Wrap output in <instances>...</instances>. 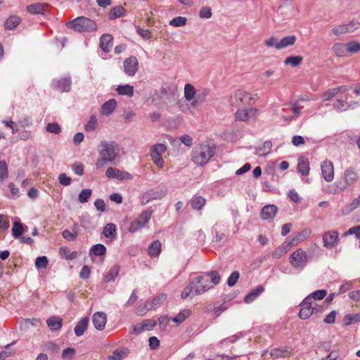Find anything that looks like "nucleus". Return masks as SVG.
Returning a JSON list of instances; mask_svg holds the SVG:
<instances>
[{
  "mask_svg": "<svg viewBox=\"0 0 360 360\" xmlns=\"http://www.w3.org/2000/svg\"><path fill=\"white\" fill-rule=\"evenodd\" d=\"M257 98V94H251L242 90H236L230 98V104L237 108L236 112H257L256 108H250Z\"/></svg>",
  "mask_w": 360,
  "mask_h": 360,
  "instance_id": "obj_1",
  "label": "nucleus"
},
{
  "mask_svg": "<svg viewBox=\"0 0 360 360\" xmlns=\"http://www.w3.org/2000/svg\"><path fill=\"white\" fill-rule=\"evenodd\" d=\"M184 91V98L194 109H197L207 101L210 93L205 88L196 90L191 84H185Z\"/></svg>",
  "mask_w": 360,
  "mask_h": 360,
  "instance_id": "obj_2",
  "label": "nucleus"
},
{
  "mask_svg": "<svg viewBox=\"0 0 360 360\" xmlns=\"http://www.w3.org/2000/svg\"><path fill=\"white\" fill-rule=\"evenodd\" d=\"M99 154L96 165L97 167H103L107 162H112L118 155V145L114 141H101L99 145Z\"/></svg>",
  "mask_w": 360,
  "mask_h": 360,
  "instance_id": "obj_3",
  "label": "nucleus"
},
{
  "mask_svg": "<svg viewBox=\"0 0 360 360\" xmlns=\"http://www.w3.org/2000/svg\"><path fill=\"white\" fill-rule=\"evenodd\" d=\"M214 154V148L207 144H200L193 150L192 160L195 165L202 166L207 163Z\"/></svg>",
  "mask_w": 360,
  "mask_h": 360,
  "instance_id": "obj_4",
  "label": "nucleus"
},
{
  "mask_svg": "<svg viewBox=\"0 0 360 360\" xmlns=\"http://www.w3.org/2000/svg\"><path fill=\"white\" fill-rule=\"evenodd\" d=\"M67 26L78 32H91L97 30L95 21L84 16L69 21Z\"/></svg>",
  "mask_w": 360,
  "mask_h": 360,
  "instance_id": "obj_5",
  "label": "nucleus"
},
{
  "mask_svg": "<svg viewBox=\"0 0 360 360\" xmlns=\"http://www.w3.org/2000/svg\"><path fill=\"white\" fill-rule=\"evenodd\" d=\"M309 261V256L305 250L298 248L295 250L289 257L290 265L296 269L302 270L307 266Z\"/></svg>",
  "mask_w": 360,
  "mask_h": 360,
  "instance_id": "obj_6",
  "label": "nucleus"
},
{
  "mask_svg": "<svg viewBox=\"0 0 360 360\" xmlns=\"http://www.w3.org/2000/svg\"><path fill=\"white\" fill-rule=\"evenodd\" d=\"M153 210L150 209H147L142 212L138 216V217L130 224L128 228V231L130 233H134L141 229L147 223H148L151 218Z\"/></svg>",
  "mask_w": 360,
  "mask_h": 360,
  "instance_id": "obj_7",
  "label": "nucleus"
},
{
  "mask_svg": "<svg viewBox=\"0 0 360 360\" xmlns=\"http://www.w3.org/2000/svg\"><path fill=\"white\" fill-rule=\"evenodd\" d=\"M343 180L337 182V187L340 191H345L352 186L358 180L359 176L356 172L352 168H347L343 174Z\"/></svg>",
  "mask_w": 360,
  "mask_h": 360,
  "instance_id": "obj_8",
  "label": "nucleus"
},
{
  "mask_svg": "<svg viewBox=\"0 0 360 360\" xmlns=\"http://www.w3.org/2000/svg\"><path fill=\"white\" fill-rule=\"evenodd\" d=\"M167 194V189L164 188H152L144 193L141 199V205H144L154 200H160L164 198Z\"/></svg>",
  "mask_w": 360,
  "mask_h": 360,
  "instance_id": "obj_9",
  "label": "nucleus"
},
{
  "mask_svg": "<svg viewBox=\"0 0 360 360\" xmlns=\"http://www.w3.org/2000/svg\"><path fill=\"white\" fill-rule=\"evenodd\" d=\"M195 283V295H201L212 288L210 285V280L205 275L197 276L193 279Z\"/></svg>",
  "mask_w": 360,
  "mask_h": 360,
  "instance_id": "obj_10",
  "label": "nucleus"
},
{
  "mask_svg": "<svg viewBox=\"0 0 360 360\" xmlns=\"http://www.w3.org/2000/svg\"><path fill=\"white\" fill-rule=\"evenodd\" d=\"M339 240V233L337 231H329L323 235V246L328 249L336 247Z\"/></svg>",
  "mask_w": 360,
  "mask_h": 360,
  "instance_id": "obj_11",
  "label": "nucleus"
},
{
  "mask_svg": "<svg viewBox=\"0 0 360 360\" xmlns=\"http://www.w3.org/2000/svg\"><path fill=\"white\" fill-rule=\"evenodd\" d=\"M72 80L70 76L60 79H54L51 82V86L61 92H69L71 89Z\"/></svg>",
  "mask_w": 360,
  "mask_h": 360,
  "instance_id": "obj_12",
  "label": "nucleus"
},
{
  "mask_svg": "<svg viewBox=\"0 0 360 360\" xmlns=\"http://www.w3.org/2000/svg\"><path fill=\"white\" fill-rule=\"evenodd\" d=\"M124 72L130 77L135 75L139 69V62L135 56L126 58L123 63Z\"/></svg>",
  "mask_w": 360,
  "mask_h": 360,
  "instance_id": "obj_13",
  "label": "nucleus"
},
{
  "mask_svg": "<svg viewBox=\"0 0 360 360\" xmlns=\"http://www.w3.org/2000/svg\"><path fill=\"white\" fill-rule=\"evenodd\" d=\"M105 175L110 179H116L120 181L133 179V176L129 172L114 167H108Z\"/></svg>",
  "mask_w": 360,
  "mask_h": 360,
  "instance_id": "obj_14",
  "label": "nucleus"
},
{
  "mask_svg": "<svg viewBox=\"0 0 360 360\" xmlns=\"http://www.w3.org/2000/svg\"><path fill=\"white\" fill-rule=\"evenodd\" d=\"M92 322L97 330H103L107 322L106 314L103 311H97L94 313L92 316Z\"/></svg>",
  "mask_w": 360,
  "mask_h": 360,
  "instance_id": "obj_15",
  "label": "nucleus"
},
{
  "mask_svg": "<svg viewBox=\"0 0 360 360\" xmlns=\"http://www.w3.org/2000/svg\"><path fill=\"white\" fill-rule=\"evenodd\" d=\"M321 172L322 175L324 179L330 182L333 181L334 178V168L332 162L330 161H324L321 164Z\"/></svg>",
  "mask_w": 360,
  "mask_h": 360,
  "instance_id": "obj_16",
  "label": "nucleus"
},
{
  "mask_svg": "<svg viewBox=\"0 0 360 360\" xmlns=\"http://www.w3.org/2000/svg\"><path fill=\"white\" fill-rule=\"evenodd\" d=\"M293 354V349L290 347L274 348L270 352V355L274 359L288 357Z\"/></svg>",
  "mask_w": 360,
  "mask_h": 360,
  "instance_id": "obj_17",
  "label": "nucleus"
},
{
  "mask_svg": "<svg viewBox=\"0 0 360 360\" xmlns=\"http://www.w3.org/2000/svg\"><path fill=\"white\" fill-rule=\"evenodd\" d=\"M335 106L338 110L346 111V110H360V103L352 102V103H345L342 101L338 100Z\"/></svg>",
  "mask_w": 360,
  "mask_h": 360,
  "instance_id": "obj_18",
  "label": "nucleus"
},
{
  "mask_svg": "<svg viewBox=\"0 0 360 360\" xmlns=\"http://www.w3.org/2000/svg\"><path fill=\"white\" fill-rule=\"evenodd\" d=\"M278 211V208L274 205H265L261 211V217L264 220H267L274 218Z\"/></svg>",
  "mask_w": 360,
  "mask_h": 360,
  "instance_id": "obj_19",
  "label": "nucleus"
},
{
  "mask_svg": "<svg viewBox=\"0 0 360 360\" xmlns=\"http://www.w3.org/2000/svg\"><path fill=\"white\" fill-rule=\"evenodd\" d=\"M297 169V172L300 173L301 175H308L310 169L309 160L303 156L299 158Z\"/></svg>",
  "mask_w": 360,
  "mask_h": 360,
  "instance_id": "obj_20",
  "label": "nucleus"
},
{
  "mask_svg": "<svg viewBox=\"0 0 360 360\" xmlns=\"http://www.w3.org/2000/svg\"><path fill=\"white\" fill-rule=\"evenodd\" d=\"M100 48L104 52H109L112 46V37L110 34H103L100 38Z\"/></svg>",
  "mask_w": 360,
  "mask_h": 360,
  "instance_id": "obj_21",
  "label": "nucleus"
},
{
  "mask_svg": "<svg viewBox=\"0 0 360 360\" xmlns=\"http://www.w3.org/2000/svg\"><path fill=\"white\" fill-rule=\"evenodd\" d=\"M326 295L327 291L326 290H316L304 299V304H307L311 301L315 302V300H321L323 299Z\"/></svg>",
  "mask_w": 360,
  "mask_h": 360,
  "instance_id": "obj_22",
  "label": "nucleus"
},
{
  "mask_svg": "<svg viewBox=\"0 0 360 360\" xmlns=\"http://www.w3.org/2000/svg\"><path fill=\"white\" fill-rule=\"evenodd\" d=\"M48 7L47 4L37 3L28 5L26 8L27 12L31 14H44L46 8Z\"/></svg>",
  "mask_w": 360,
  "mask_h": 360,
  "instance_id": "obj_23",
  "label": "nucleus"
},
{
  "mask_svg": "<svg viewBox=\"0 0 360 360\" xmlns=\"http://www.w3.org/2000/svg\"><path fill=\"white\" fill-rule=\"evenodd\" d=\"M63 319L59 316H51L47 321V326L52 331H56L62 327Z\"/></svg>",
  "mask_w": 360,
  "mask_h": 360,
  "instance_id": "obj_24",
  "label": "nucleus"
},
{
  "mask_svg": "<svg viewBox=\"0 0 360 360\" xmlns=\"http://www.w3.org/2000/svg\"><path fill=\"white\" fill-rule=\"evenodd\" d=\"M310 304V302L307 304H304V300L300 303V306L301 307V309L299 313V317L300 319H307L314 313Z\"/></svg>",
  "mask_w": 360,
  "mask_h": 360,
  "instance_id": "obj_25",
  "label": "nucleus"
},
{
  "mask_svg": "<svg viewBox=\"0 0 360 360\" xmlns=\"http://www.w3.org/2000/svg\"><path fill=\"white\" fill-rule=\"evenodd\" d=\"M264 288L262 285H257L245 295L244 297L245 302L250 303L253 302L264 291Z\"/></svg>",
  "mask_w": 360,
  "mask_h": 360,
  "instance_id": "obj_26",
  "label": "nucleus"
},
{
  "mask_svg": "<svg viewBox=\"0 0 360 360\" xmlns=\"http://www.w3.org/2000/svg\"><path fill=\"white\" fill-rule=\"evenodd\" d=\"M295 35H290L281 39L276 45V49H283L288 46H292L296 41Z\"/></svg>",
  "mask_w": 360,
  "mask_h": 360,
  "instance_id": "obj_27",
  "label": "nucleus"
},
{
  "mask_svg": "<svg viewBox=\"0 0 360 360\" xmlns=\"http://www.w3.org/2000/svg\"><path fill=\"white\" fill-rule=\"evenodd\" d=\"M129 354V349L126 347H122L115 349L112 354L108 356L109 360H122Z\"/></svg>",
  "mask_w": 360,
  "mask_h": 360,
  "instance_id": "obj_28",
  "label": "nucleus"
},
{
  "mask_svg": "<svg viewBox=\"0 0 360 360\" xmlns=\"http://www.w3.org/2000/svg\"><path fill=\"white\" fill-rule=\"evenodd\" d=\"M311 232L309 230L305 229L297 234L289 243V246H295L297 245L300 242L304 240L307 238L309 237Z\"/></svg>",
  "mask_w": 360,
  "mask_h": 360,
  "instance_id": "obj_29",
  "label": "nucleus"
},
{
  "mask_svg": "<svg viewBox=\"0 0 360 360\" xmlns=\"http://www.w3.org/2000/svg\"><path fill=\"white\" fill-rule=\"evenodd\" d=\"M89 324V319L87 317L83 318L80 320L75 327V333L77 337L82 336L86 330Z\"/></svg>",
  "mask_w": 360,
  "mask_h": 360,
  "instance_id": "obj_30",
  "label": "nucleus"
},
{
  "mask_svg": "<svg viewBox=\"0 0 360 360\" xmlns=\"http://www.w3.org/2000/svg\"><path fill=\"white\" fill-rule=\"evenodd\" d=\"M120 266L117 264L113 265L108 273H106L103 278L104 282H110L114 281L118 276L120 271Z\"/></svg>",
  "mask_w": 360,
  "mask_h": 360,
  "instance_id": "obj_31",
  "label": "nucleus"
},
{
  "mask_svg": "<svg viewBox=\"0 0 360 360\" xmlns=\"http://www.w3.org/2000/svg\"><path fill=\"white\" fill-rule=\"evenodd\" d=\"M162 250L161 243L157 240L153 241L148 247V252L150 257L158 256Z\"/></svg>",
  "mask_w": 360,
  "mask_h": 360,
  "instance_id": "obj_32",
  "label": "nucleus"
},
{
  "mask_svg": "<svg viewBox=\"0 0 360 360\" xmlns=\"http://www.w3.org/2000/svg\"><path fill=\"white\" fill-rule=\"evenodd\" d=\"M272 148V143L270 141H266L263 146L256 148L255 155L258 156H264L270 153Z\"/></svg>",
  "mask_w": 360,
  "mask_h": 360,
  "instance_id": "obj_33",
  "label": "nucleus"
},
{
  "mask_svg": "<svg viewBox=\"0 0 360 360\" xmlns=\"http://www.w3.org/2000/svg\"><path fill=\"white\" fill-rule=\"evenodd\" d=\"M116 91L118 94L131 97L134 95V86L129 84L119 85Z\"/></svg>",
  "mask_w": 360,
  "mask_h": 360,
  "instance_id": "obj_34",
  "label": "nucleus"
},
{
  "mask_svg": "<svg viewBox=\"0 0 360 360\" xmlns=\"http://www.w3.org/2000/svg\"><path fill=\"white\" fill-rule=\"evenodd\" d=\"M20 18L16 15L9 17L5 22L4 25L6 30L15 29L20 22Z\"/></svg>",
  "mask_w": 360,
  "mask_h": 360,
  "instance_id": "obj_35",
  "label": "nucleus"
},
{
  "mask_svg": "<svg viewBox=\"0 0 360 360\" xmlns=\"http://www.w3.org/2000/svg\"><path fill=\"white\" fill-rule=\"evenodd\" d=\"M206 200L202 196H195L191 200V205L193 209L200 210L205 205Z\"/></svg>",
  "mask_w": 360,
  "mask_h": 360,
  "instance_id": "obj_36",
  "label": "nucleus"
},
{
  "mask_svg": "<svg viewBox=\"0 0 360 360\" xmlns=\"http://www.w3.org/2000/svg\"><path fill=\"white\" fill-rule=\"evenodd\" d=\"M106 252V248L104 245L98 243L94 245L90 249L89 255H94L95 256H103Z\"/></svg>",
  "mask_w": 360,
  "mask_h": 360,
  "instance_id": "obj_37",
  "label": "nucleus"
},
{
  "mask_svg": "<svg viewBox=\"0 0 360 360\" xmlns=\"http://www.w3.org/2000/svg\"><path fill=\"white\" fill-rule=\"evenodd\" d=\"M170 143L173 145H175L176 143L179 144V141H181L182 143H184L185 146L190 147L193 144V139L191 136L187 134H184L181 136L179 139H172V138H169Z\"/></svg>",
  "mask_w": 360,
  "mask_h": 360,
  "instance_id": "obj_38",
  "label": "nucleus"
},
{
  "mask_svg": "<svg viewBox=\"0 0 360 360\" xmlns=\"http://www.w3.org/2000/svg\"><path fill=\"white\" fill-rule=\"evenodd\" d=\"M124 9L122 6H117L112 8L108 13V18L114 20L123 15Z\"/></svg>",
  "mask_w": 360,
  "mask_h": 360,
  "instance_id": "obj_39",
  "label": "nucleus"
},
{
  "mask_svg": "<svg viewBox=\"0 0 360 360\" xmlns=\"http://www.w3.org/2000/svg\"><path fill=\"white\" fill-rule=\"evenodd\" d=\"M103 233L106 238H115L116 235L115 225L112 223L107 224L103 229Z\"/></svg>",
  "mask_w": 360,
  "mask_h": 360,
  "instance_id": "obj_40",
  "label": "nucleus"
},
{
  "mask_svg": "<svg viewBox=\"0 0 360 360\" xmlns=\"http://www.w3.org/2000/svg\"><path fill=\"white\" fill-rule=\"evenodd\" d=\"M167 150L165 145L157 143L150 147V155H162Z\"/></svg>",
  "mask_w": 360,
  "mask_h": 360,
  "instance_id": "obj_41",
  "label": "nucleus"
},
{
  "mask_svg": "<svg viewBox=\"0 0 360 360\" xmlns=\"http://www.w3.org/2000/svg\"><path fill=\"white\" fill-rule=\"evenodd\" d=\"M8 176L7 164L4 160H0V186L2 185L4 180Z\"/></svg>",
  "mask_w": 360,
  "mask_h": 360,
  "instance_id": "obj_42",
  "label": "nucleus"
},
{
  "mask_svg": "<svg viewBox=\"0 0 360 360\" xmlns=\"http://www.w3.org/2000/svg\"><path fill=\"white\" fill-rule=\"evenodd\" d=\"M117 106V101L115 99H110L102 105V112H112Z\"/></svg>",
  "mask_w": 360,
  "mask_h": 360,
  "instance_id": "obj_43",
  "label": "nucleus"
},
{
  "mask_svg": "<svg viewBox=\"0 0 360 360\" xmlns=\"http://www.w3.org/2000/svg\"><path fill=\"white\" fill-rule=\"evenodd\" d=\"M25 231L24 226L18 222L15 221L12 228V234L15 238H19Z\"/></svg>",
  "mask_w": 360,
  "mask_h": 360,
  "instance_id": "obj_44",
  "label": "nucleus"
},
{
  "mask_svg": "<svg viewBox=\"0 0 360 360\" xmlns=\"http://www.w3.org/2000/svg\"><path fill=\"white\" fill-rule=\"evenodd\" d=\"M333 50L338 56H344L347 53L346 45L340 43H336L333 46Z\"/></svg>",
  "mask_w": 360,
  "mask_h": 360,
  "instance_id": "obj_45",
  "label": "nucleus"
},
{
  "mask_svg": "<svg viewBox=\"0 0 360 360\" xmlns=\"http://www.w3.org/2000/svg\"><path fill=\"white\" fill-rule=\"evenodd\" d=\"M195 283L193 279L190 282V283L185 287V288L183 290L181 297L183 299L187 298L193 292L195 293Z\"/></svg>",
  "mask_w": 360,
  "mask_h": 360,
  "instance_id": "obj_46",
  "label": "nucleus"
},
{
  "mask_svg": "<svg viewBox=\"0 0 360 360\" xmlns=\"http://www.w3.org/2000/svg\"><path fill=\"white\" fill-rule=\"evenodd\" d=\"M344 323L346 326H349L352 323L360 321V314H347L344 317Z\"/></svg>",
  "mask_w": 360,
  "mask_h": 360,
  "instance_id": "obj_47",
  "label": "nucleus"
},
{
  "mask_svg": "<svg viewBox=\"0 0 360 360\" xmlns=\"http://www.w3.org/2000/svg\"><path fill=\"white\" fill-rule=\"evenodd\" d=\"M92 194V191L90 188L83 189L78 195V200L82 203L88 202Z\"/></svg>",
  "mask_w": 360,
  "mask_h": 360,
  "instance_id": "obj_48",
  "label": "nucleus"
},
{
  "mask_svg": "<svg viewBox=\"0 0 360 360\" xmlns=\"http://www.w3.org/2000/svg\"><path fill=\"white\" fill-rule=\"evenodd\" d=\"M302 56H289L285 58L284 63L285 65H291L292 67L298 66L302 61Z\"/></svg>",
  "mask_w": 360,
  "mask_h": 360,
  "instance_id": "obj_49",
  "label": "nucleus"
},
{
  "mask_svg": "<svg viewBox=\"0 0 360 360\" xmlns=\"http://www.w3.org/2000/svg\"><path fill=\"white\" fill-rule=\"evenodd\" d=\"M167 298L165 294H161L153 299L150 302H148L150 305L149 309H153L158 306H160Z\"/></svg>",
  "mask_w": 360,
  "mask_h": 360,
  "instance_id": "obj_50",
  "label": "nucleus"
},
{
  "mask_svg": "<svg viewBox=\"0 0 360 360\" xmlns=\"http://www.w3.org/2000/svg\"><path fill=\"white\" fill-rule=\"evenodd\" d=\"M290 247L288 243L285 245L283 244L282 245L278 246L272 253V255L275 258H280L283 255H284L287 251L288 248Z\"/></svg>",
  "mask_w": 360,
  "mask_h": 360,
  "instance_id": "obj_51",
  "label": "nucleus"
},
{
  "mask_svg": "<svg viewBox=\"0 0 360 360\" xmlns=\"http://www.w3.org/2000/svg\"><path fill=\"white\" fill-rule=\"evenodd\" d=\"M187 22V19L185 17L178 16L172 19L169 22V25L173 27H182L184 26Z\"/></svg>",
  "mask_w": 360,
  "mask_h": 360,
  "instance_id": "obj_52",
  "label": "nucleus"
},
{
  "mask_svg": "<svg viewBox=\"0 0 360 360\" xmlns=\"http://www.w3.org/2000/svg\"><path fill=\"white\" fill-rule=\"evenodd\" d=\"M49 260L46 256L38 257L35 260V266L37 269H45L47 268Z\"/></svg>",
  "mask_w": 360,
  "mask_h": 360,
  "instance_id": "obj_53",
  "label": "nucleus"
},
{
  "mask_svg": "<svg viewBox=\"0 0 360 360\" xmlns=\"http://www.w3.org/2000/svg\"><path fill=\"white\" fill-rule=\"evenodd\" d=\"M205 275L207 278H211V282L214 285H217L219 283L221 277L218 271H212L210 272L206 273Z\"/></svg>",
  "mask_w": 360,
  "mask_h": 360,
  "instance_id": "obj_54",
  "label": "nucleus"
},
{
  "mask_svg": "<svg viewBox=\"0 0 360 360\" xmlns=\"http://www.w3.org/2000/svg\"><path fill=\"white\" fill-rule=\"evenodd\" d=\"M339 93V89L335 88H332L328 89L325 93L322 95V99L323 101H329L335 96H336Z\"/></svg>",
  "mask_w": 360,
  "mask_h": 360,
  "instance_id": "obj_55",
  "label": "nucleus"
},
{
  "mask_svg": "<svg viewBox=\"0 0 360 360\" xmlns=\"http://www.w3.org/2000/svg\"><path fill=\"white\" fill-rule=\"evenodd\" d=\"M46 130L49 133L58 134L61 131V127L57 122H52L46 125Z\"/></svg>",
  "mask_w": 360,
  "mask_h": 360,
  "instance_id": "obj_56",
  "label": "nucleus"
},
{
  "mask_svg": "<svg viewBox=\"0 0 360 360\" xmlns=\"http://www.w3.org/2000/svg\"><path fill=\"white\" fill-rule=\"evenodd\" d=\"M191 311L189 310H184L180 312L177 316L173 318L172 321L176 323H181L189 316Z\"/></svg>",
  "mask_w": 360,
  "mask_h": 360,
  "instance_id": "obj_57",
  "label": "nucleus"
},
{
  "mask_svg": "<svg viewBox=\"0 0 360 360\" xmlns=\"http://www.w3.org/2000/svg\"><path fill=\"white\" fill-rule=\"evenodd\" d=\"M347 53H356L360 51V44L356 41H352L346 45Z\"/></svg>",
  "mask_w": 360,
  "mask_h": 360,
  "instance_id": "obj_58",
  "label": "nucleus"
},
{
  "mask_svg": "<svg viewBox=\"0 0 360 360\" xmlns=\"http://www.w3.org/2000/svg\"><path fill=\"white\" fill-rule=\"evenodd\" d=\"M97 125V120L96 116L92 115L87 122V124L84 126V129L86 131H91L94 130Z\"/></svg>",
  "mask_w": 360,
  "mask_h": 360,
  "instance_id": "obj_59",
  "label": "nucleus"
},
{
  "mask_svg": "<svg viewBox=\"0 0 360 360\" xmlns=\"http://www.w3.org/2000/svg\"><path fill=\"white\" fill-rule=\"evenodd\" d=\"M10 226V222L8 219V217L3 214H0V230L1 231H6Z\"/></svg>",
  "mask_w": 360,
  "mask_h": 360,
  "instance_id": "obj_60",
  "label": "nucleus"
},
{
  "mask_svg": "<svg viewBox=\"0 0 360 360\" xmlns=\"http://www.w3.org/2000/svg\"><path fill=\"white\" fill-rule=\"evenodd\" d=\"M239 276L240 274L236 271L231 273V274L229 276L227 280V285L230 287L235 285L239 278Z\"/></svg>",
  "mask_w": 360,
  "mask_h": 360,
  "instance_id": "obj_61",
  "label": "nucleus"
},
{
  "mask_svg": "<svg viewBox=\"0 0 360 360\" xmlns=\"http://www.w3.org/2000/svg\"><path fill=\"white\" fill-rule=\"evenodd\" d=\"M332 33L336 36H339L342 34H346L348 32V30H347L345 25H340L336 27H334L331 30Z\"/></svg>",
  "mask_w": 360,
  "mask_h": 360,
  "instance_id": "obj_62",
  "label": "nucleus"
},
{
  "mask_svg": "<svg viewBox=\"0 0 360 360\" xmlns=\"http://www.w3.org/2000/svg\"><path fill=\"white\" fill-rule=\"evenodd\" d=\"M58 181L61 185L67 186L71 184L72 179L65 173H63L58 176Z\"/></svg>",
  "mask_w": 360,
  "mask_h": 360,
  "instance_id": "obj_63",
  "label": "nucleus"
},
{
  "mask_svg": "<svg viewBox=\"0 0 360 360\" xmlns=\"http://www.w3.org/2000/svg\"><path fill=\"white\" fill-rule=\"evenodd\" d=\"M72 171L77 175L82 176L84 174V166L81 162H75L72 166Z\"/></svg>",
  "mask_w": 360,
  "mask_h": 360,
  "instance_id": "obj_64",
  "label": "nucleus"
}]
</instances>
